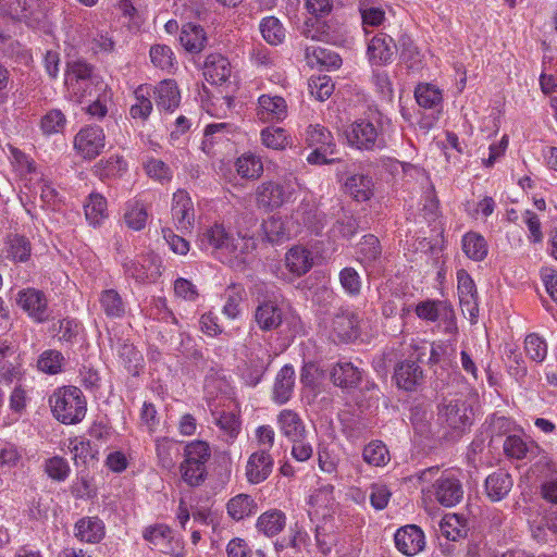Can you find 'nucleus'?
I'll return each mask as SVG.
<instances>
[{
	"label": "nucleus",
	"instance_id": "obj_25",
	"mask_svg": "<svg viewBox=\"0 0 557 557\" xmlns=\"http://www.w3.org/2000/svg\"><path fill=\"white\" fill-rule=\"evenodd\" d=\"M203 74L211 84H222L231 75V65L226 58L221 54L207 57L203 66Z\"/></svg>",
	"mask_w": 557,
	"mask_h": 557
},
{
	"label": "nucleus",
	"instance_id": "obj_27",
	"mask_svg": "<svg viewBox=\"0 0 557 557\" xmlns=\"http://www.w3.org/2000/svg\"><path fill=\"white\" fill-rule=\"evenodd\" d=\"M286 525V516L282 510L271 509L263 512L257 520V530L268 537L277 535Z\"/></svg>",
	"mask_w": 557,
	"mask_h": 557
},
{
	"label": "nucleus",
	"instance_id": "obj_64",
	"mask_svg": "<svg viewBox=\"0 0 557 557\" xmlns=\"http://www.w3.org/2000/svg\"><path fill=\"white\" fill-rule=\"evenodd\" d=\"M65 116L60 110H51L42 116L40 126L45 134L50 135L59 133L64 128Z\"/></svg>",
	"mask_w": 557,
	"mask_h": 557
},
{
	"label": "nucleus",
	"instance_id": "obj_16",
	"mask_svg": "<svg viewBox=\"0 0 557 557\" xmlns=\"http://www.w3.org/2000/svg\"><path fill=\"white\" fill-rule=\"evenodd\" d=\"M397 51V44L386 33H379L368 45L370 61L376 65H386L393 62Z\"/></svg>",
	"mask_w": 557,
	"mask_h": 557
},
{
	"label": "nucleus",
	"instance_id": "obj_45",
	"mask_svg": "<svg viewBox=\"0 0 557 557\" xmlns=\"http://www.w3.org/2000/svg\"><path fill=\"white\" fill-rule=\"evenodd\" d=\"M225 304L222 312L228 319L235 320L240 314V304L244 300L245 289L239 284H232L225 290Z\"/></svg>",
	"mask_w": 557,
	"mask_h": 557
},
{
	"label": "nucleus",
	"instance_id": "obj_10",
	"mask_svg": "<svg viewBox=\"0 0 557 557\" xmlns=\"http://www.w3.org/2000/svg\"><path fill=\"white\" fill-rule=\"evenodd\" d=\"M17 304L37 323L49 321L53 311L48 305L44 292L36 288H26L18 292Z\"/></svg>",
	"mask_w": 557,
	"mask_h": 557
},
{
	"label": "nucleus",
	"instance_id": "obj_2",
	"mask_svg": "<svg viewBox=\"0 0 557 557\" xmlns=\"http://www.w3.org/2000/svg\"><path fill=\"white\" fill-rule=\"evenodd\" d=\"M249 293L256 304L253 321L257 326L263 332L277 330L283 323L277 287L271 283L256 282Z\"/></svg>",
	"mask_w": 557,
	"mask_h": 557
},
{
	"label": "nucleus",
	"instance_id": "obj_4",
	"mask_svg": "<svg viewBox=\"0 0 557 557\" xmlns=\"http://www.w3.org/2000/svg\"><path fill=\"white\" fill-rule=\"evenodd\" d=\"M211 448L205 441H191L184 448V460L180 466L182 480L189 486L201 485L207 478V463Z\"/></svg>",
	"mask_w": 557,
	"mask_h": 557
},
{
	"label": "nucleus",
	"instance_id": "obj_36",
	"mask_svg": "<svg viewBox=\"0 0 557 557\" xmlns=\"http://www.w3.org/2000/svg\"><path fill=\"white\" fill-rule=\"evenodd\" d=\"M373 182L372 178L363 174H355L345 182L346 191L357 201H366L371 198Z\"/></svg>",
	"mask_w": 557,
	"mask_h": 557
},
{
	"label": "nucleus",
	"instance_id": "obj_19",
	"mask_svg": "<svg viewBox=\"0 0 557 557\" xmlns=\"http://www.w3.org/2000/svg\"><path fill=\"white\" fill-rule=\"evenodd\" d=\"M295 386V370L293 366L285 364L276 374L273 391H272V399L277 405L286 404L294 392Z\"/></svg>",
	"mask_w": 557,
	"mask_h": 557
},
{
	"label": "nucleus",
	"instance_id": "obj_49",
	"mask_svg": "<svg viewBox=\"0 0 557 557\" xmlns=\"http://www.w3.org/2000/svg\"><path fill=\"white\" fill-rule=\"evenodd\" d=\"M260 32L264 40L270 45H278L285 38V28L275 16L262 18L260 23Z\"/></svg>",
	"mask_w": 557,
	"mask_h": 557
},
{
	"label": "nucleus",
	"instance_id": "obj_12",
	"mask_svg": "<svg viewBox=\"0 0 557 557\" xmlns=\"http://www.w3.org/2000/svg\"><path fill=\"white\" fill-rule=\"evenodd\" d=\"M106 145V136L100 126L83 127L74 138V148L84 158L92 160L100 154Z\"/></svg>",
	"mask_w": 557,
	"mask_h": 557
},
{
	"label": "nucleus",
	"instance_id": "obj_30",
	"mask_svg": "<svg viewBox=\"0 0 557 557\" xmlns=\"http://www.w3.org/2000/svg\"><path fill=\"white\" fill-rule=\"evenodd\" d=\"M271 362L272 357L267 350H263L261 356L251 355L248 359L247 369L243 374L246 383L250 386H256L261 381Z\"/></svg>",
	"mask_w": 557,
	"mask_h": 557
},
{
	"label": "nucleus",
	"instance_id": "obj_15",
	"mask_svg": "<svg viewBox=\"0 0 557 557\" xmlns=\"http://www.w3.org/2000/svg\"><path fill=\"white\" fill-rule=\"evenodd\" d=\"M394 542L396 548L406 556L418 554L425 545L423 531L414 524L399 528L394 535Z\"/></svg>",
	"mask_w": 557,
	"mask_h": 557
},
{
	"label": "nucleus",
	"instance_id": "obj_38",
	"mask_svg": "<svg viewBox=\"0 0 557 557\" xmlns=\"http://www.w3.org/2000/svg\"><path fill=\"white\" fill-rule=\"evenodd\" d=\"M257 503L247 494H239L231 498L227 503L228 515L239 521L257 511Z\"/></svg>",
	"mask_w": 557,
	"mask_h": 557
},
{
	"label": "nucleus",
	"instance_id": "obj_47",
	"mask_svg": "<svg viewBox=\"0 0 557 557\" xmlns=\"http://www.w3.org/2000/svg\"><path fill=\"white\" fill-rule=\"evenodd\" d=\"M238 175L247 180H256L263 172V164L259 158L253 154H244L235 163Z\"/></svg>",
	"mask_w": 557,
	"mask_h": 557
},
{
	"label": "nucleus",
	"instance_id": "obj_56",
	"mask_svg": "<svg viewBox=\"0 0 557 557\" xmlns=\"http://www.w3.org/2000/svg\"><path fill=\"white\" fill-rule=\"evenodd\" d=\"M306 55H312L317 63L327 69H338L342 65V59L337 53L322 47H307Z\"/></svg>",
	"mask_w": 557,
	"mask_h": 557
},
{
	"label": "nucleus",
	"instance_id": "obj_28",
	"mask_svg": "<svg viewBox=\"0 0 557 557\" xmlns=\"http://www.w3.org/2000/svg\"><path fill=\"white\" fill-rule=\"evenodd\" d=\"M285 261L288 270L298 276L306 274L313 264L310 250L302 246L290 248L286 253Z\"/></svg>",
	"mask_w": 557,
	"mask_h": 557
},
{
	"label": "nucleus",
	"instance_id": "obj_18",
	"mask_svg": "<svg viewBox=\"0 0 557 557\" xmlns=\"http://www.w3.org/2000/svg\"><path fill=\"white\" fill-rule=\"evenodd\" d=\"M144 539L165 554H173L176 557H183L181 553H176L173 544L178 546V540L173 536L172 530L164 525L158 524L149 527L144 531Z\"/></svg>",
	"mask_w": 557,
	"mask_h": 557
},
{
	"label": "nucleus",
	"instance_id": "obj_55",
	"mask_svg": "<svg viewBox=\"0 0 557 557\" xmlns=\"http://www.w3.org/2000/svg\"><path fill=\"white\" fill-rule=\"evenodd\" d=\"M107 209V200L99 194H91L88 202L85 205V215L89 223L94 226L98 225L104 218Z\"/></svg>",
	"mask_w": 557,
	"mask_h": 557
},
{
	"label": "nucleus",
	"instance_id": "obj_35",
	"mask_svg": "<svg viewBox=\"0 0 557 557\" xmlns=\"http://www.w3.org/2000/svg\"><path fill=\"white\" fill-rule=\"evenodd\" d=\"M358 317L356 313L341 309L333 319V329L343 339H350L358 335Z\"/></svg>",
	"mask_w": 557,
	"mask_h": 557
},
{
	"label": "nucleus",
	"instance_id": "obj_32",
	"mask_svg": "<svg viewBox=\"0 0 557 557\" xmlns=\"http://www.w3.org/2000/svg\"><path fill=\"white\" fill-rule=\"evenodd\" d=\"M89 79V82H100V75L95 72L92 65L84 61H74L69 63L65 74L66 86H78V82Z\"/></svg>",
	"mask_w": 557,
	"mask_h": 557
},
{
	"label": "nucleus",
	"instance_id": "obj_44",
	"mask_svg": "<svg viewBox=\"0 0 557 557\" xmlns=\"http://www.w3.org/2000/svg\"><path fill=\"white\" fill-rule=\"evenodd\" d=\"M230 124L227 123H213L209 124L205 128L202 139V150L207 153H213L214 146L224 140H228Z\"/></svg>",
	"mask_w": 557,
	"mask_h": 557
},
{
	"label": "nucleus",
	"instance_id": "obj_1",
	"mask_svg": "<svg viewBox=\"0 0 557 557\" xmlns=\"http://www.w3.org/2000/svg\"><path fill=\"white\" fill-rule=\"evenodd\" d=\"M201 249L211 251L223 262L232 258H240L255 249L252 237L228 232L223 224L215 223L207 227L199 238Z\"/></svg>",
	"mask_w": 557,
	"mask_h": 557
},
{
	"label": "nucleus",
	"instance_id": "obj_58",
	"mask_svg": "<svg viewBox=\"0 0 557 557\" xmlns=\"http://www.w3.org/2000/svg\"><path fill=\"white\" fill-rule=\"evenodd\" d=\"M150 59L154 66L171 70L174 66V53L166 45H154L150 48Z\"/></svg>",
	"mask_w": 557,
	"mask_h": 557
},
{
	"label": "nucleus",
	"instance_id": "obj_37",
	"mask_svg": "<svg viewBox=\"0 0 557 557\" xmlns=\"http://www.w3.org/2000/svg\"><path fill=\"white\" fill-rule=\"evenodd\" d=\"M151 87L148 85H140L134 91L135 103L131 106L129 115L133 119L147 120L152 111V102L150 100Z\"/></svg>",
	"mask_w": 557,
	"mask_h": 557
},
{
	"label": "nucleus",
	"instance_id": "obj_11",
	"mask_svg": "<svg viewBox=\"0 0 557 557\" xmlns=\"http://www.w3.org/2000/svg\"><path fill=\"white\" fill-rule=\"evenodd\" d=\"M463 486L459 478L450 471H444L433 484L435 499L445 507H453L463 499Z\"/></svg>",
	"mask_w": 557,
	"mask_h": 557
},
{
	"label": "nucleus",
	"instance_id": "obj_54",
	"mask_svg": "<svg viewBox=\"0 0 557 557\" xmlns=\"http://www.w3.org/2000/svg\"><path fill=\"white\" fill-rule=\"evenodd\" d=\"M63 363V355L58 350L49 349L39 356L37 367L45 373L57 374L62 370Z\"/></svg>",
	"mask_w": 557,
	"mask_h": 557
},
{
	"label": "nucleus",
	"instance_id": "obj_24",
	"mask_svg": "<svg viewBox=\"0 0 557 557\" xmlns=\"http://www.w3.org/2000/svg\"><path fill=\"white\" fill-rule=\"evenodd\" d=\"M75 536L86 543H99L104 536V524L97 517H84L75 523Z\"/></svg>",
	"mask_w": 557,
	"mask_h": 557
},
{
	"label": "nucleus",
	"instance_id": "obj_14",
	"mask_svg": "<svg viewBox=\"0 0 557 557\" xmlns=\"http://www.w3.org/2000/svg\"><path fill=\"white\" fill-rule=\"evenodd\" d=\"M274 460L267 449L252 453L245 467V475L250 484L264 482L272 473Z\"/></svg>",
	"mask_w": 557,
	"mask_h": 557
},
{
	"label": "nucleus",
	"instance_id": "obj_5",
	"mask_svg": "<svg viewBox=\"0 0 557 557\" xmlns=\"http://www.w3.org/2000/svg\"><path fill=\"white\" fill-rule=\"evenodd\" d=\"M298 188V180L293 174L277 182H263L256 191L257 205L267 210L280 208L295 196Z\"/></svg>",
	"mask_w": 557,
	"mask_h": 557
},
{
	"label": "nucleus",
	"instance_id": "obj_22",
	"mask_svg": "<svg viewBox=\"0 0 557 557\" xmlns=\"http://www.w3.org/2000/svg\"><path fill=\"white\" fill-rule=\"evenodd\" d=\"M12 10L18 21L33 27L46 17V10L40 0H17Z\"/></svg>",
	"mask_w": 557,
	"mask_h": 557
},
{
	"label": "nucleus",
	"instance_id": "obj_33",
	"mask_svg": "<svg viewBox=\"0 0 557 557\" xmlns=\"http://www.w3.org/2000/svg\"><path fill=\"white\" fill-rule=\"evenodd\" d=\"M466 519L456 513L446 515L440 522V533L446 540L457 542L467 535Z\"/></svg>",
	"mask_w": 557,
	"mask_h": 557
},
{
	"label": "nucleus",
	"instance_id": "obj_48",
	"mask_svg": "<svg viewBox=\"0 0 557 557\" xmlns=\"http://www.w3.org/2000/svg\"><path fill=\"white\" fill-rule=\"evenodd\" d=\"M148 213L144 203L139 201L128 202L124 213V221L127 227L134 231H141L147 223Z\"/></svg>",
	"mask_w": 557,
	"mask_h": 557
},
{
	"label": "nucleus",
	"instance_id": "obj_59",
	"mask_svg": "<svg viewBox=\"0 0 557 557\" xmlns=\"http://www.w3.org/2000/svg\"><path fill=\"white\" fill-rule=\"evenodd\" d=\"M359 253L362 262L372 263L380 258L382 253L380 240L374 235H366L359 244Z\"/></svg>",
	"mask_w": 557,
	"mask_h": 557
},
{
	"label": "nucleus",
	"instance_id": "obj_8",
	"mask_svg": "<svg viewBox=\"0 0 557 557\" xmlns=\"http://www.w3.org/2000/svg\"><path fill=\"white\" fill-rule=\"evenodd\" d=\"M348 143L360 150L383 149L386 146L383 134L368 120L352 123L346 132Z\"/></svg>",
	"mask_w": 557,
	"mask_h": 557
},
{
	"label": "nucleus",
	"instance_id": "obj_50",
	"mask_svg": "<svg viewBox=\"0 0 557 557\" xmlns=\"http://www.w3.org/2000/svg\"><path fill=\"white\" fill-rule=\"evenodd\" d=\"M260 136L262 144L274 150H283L290 145L289 137L282 127H265L261 131Z\"/></svg>",
	"mask_w": 557,
	"mask_h": 557
},
{
	"label": "nucleus",
	"instance_id": "obj_34",
	"mask_svg": "<svg viewBox=\"0 0 557 557\" xmlns=\"http://www.w3.org/2000/svg\"><path fill=\"white\" fill-rule=\"evenodd\" d=\"M540 447L533 443L524 442L520 436L509 435L504 442V451L508 457L523 459L535 456Z\"/></svg>",
	"mask_w": 557,
	"mask_h": 557
},
{
	"label": "nucleus",
	"instance_id": "obj_20",
	"mask_svg": "<svg viewBox=\"0 0 557 557\" xmlns=\"http://www.w3.org/2000/svg\"><path fill=\"white\" fill-rule=\"evenodd\" d=\"M277 425L281 433L289 441L301 440L307 435L302 419L294 410L283 409L277 414Z\"/></svg>",
	"mask_w": 557,
	"mask_h": 557
},
{
	"label": "nucleus",
	"instance_id": "obj_7",
	"mask_svg": "<svg viewBox=\"0 0 557 557\" xmlns=\"http://www.w3.org/2000/svg\"><path fill=\"white\" fill-rule=\"evenodd\" d=\"M438 419L459 437L472 424V407L461 398L444 399L438 406Z\"/></svg>",
	"mask_w": 557,
	"mask_h": 557
},
{
	"label": "nucleus",
	"instance_id": "obj_31",
	"mask_svg": "<svg viewBox=\"0 0 557 557\" xmlns=\"http://www.w3.org/2000/svg\"><path fill=\"white\" fill-rule=\"evenodd\" d=\"M262 230L268 242L272 244H281L290 238V228L288 221L278 215H271L262 223Z\"/></svg>",
	"mask_w": 557,
	"mask_h": 557
},
{
	"label": "nucleus",
	"instance_id": "obj_9",
	"mask_svg": "<svg viewBox=\"0 0 557 557\" xmlns=\"http://www.w3.org/2000/svg\"><path fill=\"white\" fill-rule=\"evenodd\" d=\"M428 349L426 344L417 347L414 360H405L396 366L394 377L399 388L414 391L423 383V371L418 362L424 361Z\"/></svg>",
	"mask_w": 557,
	"mask_h": 557
},
{
	"label": "nucleus",
	"instance_id": "obj_21",
	"mask_svg": "<svg viewBox=\"0 0 557 557\" xmlns=\"http://www.w3.org/2000/svg\"><path fill=\"white\" fill-rule=\"evenodd\" d=\"M513 481L511 475L499 469L485 479V492L492 502L504 499L511 491Z\"/></svg>",
	"mask_w": 557,
	"mask_h": 557
},
{
	"label": "nucleus",
	"instance_id": "obj_13",
	"mask_svg": "<svg viewBox=\"0 0 557 557\" xmlns=\"http://www.w3.org/2000/svg\"><path fill=\"white\" fill-rule=\"evenodd\" d=\"M172 218L181 232H189L195 223L194 202L185 190H177L173 195Z\"/></svg>",
	"mask_w": 557,
	"mask_h": 557
},
{
	"label": "nucleus",
	"instance_id": "obj_61",
	"mask_svg": "<svg viewBox=\"0 0 557 557\" xmlns=\"http://www.w3.org/2000/svg\"><path fill=\"white\" fill-rule=\"evenodd\" d=\"M524 349L527 355L536 362H542L547 355L545 341L536 334H530L525 337Z\"/></svg>",
	"mask_w": 557,
	"mask_h": 557
},
{
	"label": "nucleus",
	"instance_id": "obj_40",
	"mask_svg": "<svg viewBox=\"0 0 557 557\" xmlns=\"http://www.w3.org/2000/svg\"><path fill=\"white\" fill-rule=\"evenodd\" d=\"M152 267L153 262L149 258H141L140 260L131 259L123 263L125 274L137 282H146L153 278L158 272H153Z\"/></svg>",
	"mask_w": 557,
	"mask_h": 557
},
{
	"label": "nucleus",
	"instance_id": "obj_51",
	"mask_svg": "<svg viewBox=\"0 0 557 557\" xmlns=\"http://www.w3.org/2000/svg\"><path fill=\"white\" fill-rule=\"evenodd\" d=\"M338 280L342 288L348 296L357 297L361 294L362 282L356 269L351 267L342 269Z\"/></svg>",
	"mask_w": 557,
	"mask_h": 557
},
{
	"label": "nucleus",
	"instance_id": "obj_63",
	"mask_svg": "<svg viewBox=\"0 0 557 557\" xmlns=\"http://www.w3.org/2000/svg\"><path fill=\"white\" fill-rule=\"evenodd\" d=\"M311 95L319 101H324L334 91V84L329 76L312 77L309 82Z\"/></svg>",
	"mask_w": 557,
	"mask_h": 557
},
{
	"label": "nucleus",
	"instance_id": "obj_23",
	"mask_svg": "<svg viewBox=\"0 0 557 557\" xmlns=\"http://www.w3.org/2000/svg\"><path fill=\"white\" fill-rule=\"evenodd\" d=\"M361 379V371L351 362H337L331 371L332 382L342 388H356Z\"/></svg>",
	"mask_w": 557,
	"mask_h": 557
},
{
	"label": "nucleus",
	"instance_id": "obj_46",
	"mask_svg": "<svg viewBox=\"0 0 557 557\" xmlns=\"http://www.w3.org/2000/svg\"><path fill=\"white\" fill-rule=\"evenodd\" d=\"M30 243L21 235H10L7 240V258L13 261L24 262L30 256Z\"/></svg>",
	"mask_w": 557,
	"mask_h": 557
},
{
	"label": "nucleus",
	"instance_id": "obj_6",
	"mask_svg": "<svg viewBox=\"0 0 557 557\" xmlns=\"http://www.w3.org/2000/svg\"><path fill=\"white\" fill-rule=\"evenodd\" d=\"M306 143L313 150L308 154L310 164H332L341 159L334 157L337 152L332 133L320 124L309 125L306 131Z\"/></svg>",
	"mask_w": 557,
	"mask_h": 557
},
{
	"label": "nucleus",
	"instance_id": "obj_41",
	"mask_svg": "<svg viewBox=\"0 0 557 557\" xmlns=\"http://www.w3.org/2000/svg\"><path fill=\"white\" fill-rule=\"evenodd\" d=\"M417 103L423 109H438L442 104V91L432 84H419L414 90Z\"/></svg>",
	"mask_w": 557,
	"mask_h": 557
},
{
	"label": "nucleus",
	"instance_id": "obj_29",
	"mask_svg": "<svg viewBox=\"0 0 557 557\" xmlns=\"http://www.w3.org/2000/svg\"><path fill=\"white\" fill-rule=\"evenodd\" d=\"M180 41L188 52L198 53L205 48L207 37L201 26L187 23L182 27Z\"/></svg>",
	"mask_w": 557,
	"mask_h": 557
},
{
	"label": "nucleus",
	"instance_id": "obj_57",
	"mask_svg": "<svg viewBox=\"0 0 557 557\" xmlns=\"http://www.w3.org/2000/svg\"><path fill=\"white\" fill-rule=\"evenodd\" d=\"M546 530L553 534H557V506H550L539 522L536 529L533 530V536L537 541H547Z\"/></svg>",
	"mask_w": 557,
	"mask_h": 557
},
{
	"label": "nucleus",
	"instance_id": "obj_62",
	"mask_svg": "<svg viewBox=\"0 0 557 557\" xmlns=\"http://www.w3.org/2000/svg\"><path fill=\"white\" fill-rule=\"evenodd\" d=\"M45 472L52 480L62 482L65 481L70 474V466L64 458L54 456L46 461Z\"/></svg>",
	"mask_w": 557,
	"mask_h": 557
},
{
	"label": "nucleus",
	"instance_id": "obj_26",
	"mask_svg": "<svg viewBox=\"0 0 557 557\" xmlns=\"http://www.w3.org/2000/svg\"><path fill=\"white\" fill-rule=\"evenodd\" d=\"M156 103L160 110L173 111L180 104V91L173 81L164 79L154 87Z\"/></svg>",
	"mask_w": 557,
	"mask_h": 557
},
{
	"label": "nucleus",
	"instance_id": "obj_17",
	"mask_svg": "<svg viewBox=\"0 0 557 557\" xmlns=\"http://www.w3.org/2000/svg\"><path fill=\"white\" fill-rule=\"evenodd\" d=\"M256 112L262 122H281L287 116V103L281 96L261 95Z\"/></svg>",
	"mask_w": 557,
	"mask_h": 557
},
{
	"label": "nucleus",
	"instance_id": "obj_42",
	"mask_svg": "<svg viewBox=\"0 0 557 557\" xmlns=\"http://www.w3.org/2000/svg\"><path fill=\"white\" fill-rule=\"evenodd\" d=\"M462 250L468 258L482 261L487 256V244L484 237L478 233L469 232L462 238Z\"/></svg>",
	"mask_w": 557,
	"mask_h": 557
},
{
	"label": "nucleus",
	"instance_id": "obj_39",
	"mask_svg": "<svg viewBox=\"0 0 557 557\" xmlns=\"http://www.w3.org/2000/svg\"><path fill=\"white\" fill-rule=\"evenodd\" d=\"M99 302L108 318L116 319L125 314V304L121 295L113 288L102 290Z\"/></svg>",
	"mask_w": 557,
	"mask_h": 557
},
{
	"label": "nucleus",
	"instance_id": "obj_43",
	"mask_svg": "<svg viewBox=\"0 0 557 557\" xmlns=\"http://www.w3.org/2000/svg\"><path fill=\"white\" fill-rule=\"evenodd\" d=\"M539 467L546 469L547 480L542 484L543 498L552 503V506H557V473L556 465L548 458L544 457L537 463Z\"/></svg>",
	"mask_w": 557,
	"mask_h": 557
},
{
	"label": "nucleus",
	"instance_id": "obj_60",
	"mask_svg": "<svg viewBox=\"0 0 557 557\" xmlns=\"http://www.w3.org/2000/svg\"><path fill=\"white\" fill-rule=\"evenodd\" d=\"M78 86H66L69 92L76 98L77 101H81L86 96H92L94 92H102L106 91L107 85L102 81L100 76V82H89V79H84L83 82L77 83Z\"/></svg>",
	"mask_w": 557,
	"mask_h": 557
},
{
	"label": "nucleus",
	"instance_id": "obj_53",
	"mask_svg": "<svg viewBox=\"0 0 557 557\" xmlns=\"http://www.w3.org/2000/svg\"><path fill=\"white\" fill-rule=\"evenodd\" d=\"M363 460L375 467L384 466L389 460V454L386 446L381 441L369 443L362 453Z\"/></svg>",
	"mask_w": 557,
	"mask_h": 557
},
{
	"label": "nucleus",
	"instance_id": "obj_3",
	"mask_svg": "<svg viewBox=\"0 0 557 557\" xmlns=\"http://www.w3.org/2000/svg\"><path fill=\"white\" fill-rule=\"evenodd\" d=\"M54 418L64 424H76L86 414V398L76 386H64L54 391L49 398Z\"/></svg>",
	"mask_w": 557,
	"mask_h": 557
},
{
	"label": "nucleus",
	"instance_id": "obj_52",
	"mask_svg": "<svg viewBox=\"0 0 557 557\" xmlns=\"http://www.w3.org/2000/svg\"><path fill=\"white\" fill-rule=\"evenodd\" d=\"M397 49H400V58L408 64L410 69L417 67L421 63V53L413 40L407 35L403 34L397 40Z\"/></svg>",
	"mask_w": 557,
	"mask_h": 557
}]
</instances>
